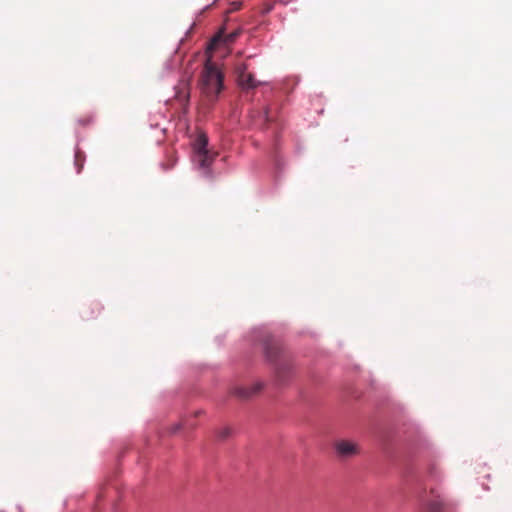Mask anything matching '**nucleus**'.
Instances as JSON below:
<instances>
[{
    "mask_svg": "<svg viewBox=\"0 0 512 512\" xmlns=\"http://www.w3.org/2000/svg\"><path fill=\"white\" fill-rule=\"evenodd\" d=\"M224 75L217 63L209 57L206 59L199 80L202 96L209 102H215L224 88Z\"/></svg>",
    "mask_w": 512,
    "mask_h": 512,
    "instance_id": "obj_1",
    "label": "nucleus"
},
{
    "mask_svg": "<svg viewBox=\"0 0 512 512\" xmlns=\"http://www.w3.org/2000/svg\"><path fill=\"white\" fill-rule=\"evenodd\" d=\"M194 150L196 153V161L200 168L207 170L213 162L214 155L207 149L208 137L205 133L200 132L194 141Z\"/></svg>",
    "mask_w": 512,
    "mask_h": 512,
    "instance_id": "obj_2",
    "label": "nucleus"
},
{
    "mask_svg": "<svg viewBox=\"0 0 512 512\" xmlns=\"http://www.w3.org/2000/svg\"><path fill=\"white\" fill-rule=\"evenodd\" d=\"M334 449L338 457L348 459L360 453V447L356 442L350 440H337L334 443Z\"/></svg>",
    "mask_w": 512,
    "mask_h": 512,
    "instance_id": "obj_3",
    "label": "nucleus"
},
{
    "mask_svg": "<svg viewBox=\"0 0 512 512\" xmlns=\"http://www.w3.org/2000/svg\"><path fill=\"white\" fill-rule=\"evenodd\" d=\"M248 67L245 63H239L235 67L237 74L238 84L243 89H253L259 85V82L255 80L254 75L247 71Z\"/></svg>",
    "mask_w": 512,
    "mask_h": 512,
    "instance_id": "obj_4",
    "label": "nucleus"
},
{
    "mask_svg": "<svg viewBox=\"0 0 512 512\" xmlns=\"http://www.w3.org/2000/svg\"><path fill=\"white\" fill-rule=\"evenodd\" d=\"M263 386L262 382H255L251 386L236 385L230 389V395L240 400H248L258 394L262 390Z\"/></svg>",
    "mask_w": 512,
    "mask_h": 512,
    "instance_id": "obj_5",
    "label": "nucleus"
},
{
    "mask_svg": "<svg viewBox=\"0 0 512 512\" xmlns=\"http://www.w3.org/2000/svg\"><path fill=\"white\" fill-rule=\"evenodd\" d=\"M292 375V364L286 359L279 360L275 367V378L277 383L281 385L285 384Z\"/></svg>",
    "mask_w": 512,
    "mask_h": 512,
    "instance_id": "obj_6",
    "label": "nucleus"
},
{
    "mask_svg": "<svg viewBox=\"0 0 512 512\" xmlns=\"http://www.w3.org/2000/svg\"><path fill=\"white\" fill-rule=\"evenodd\" d=\"M177 100L183 104H186L190 98V86L188 80H182L176 87Z\"/></svg>",
    "mask_w": 512,
    "mask_h": 512,
    "instance_id": "obj_7",
    "label": "nucleus"
},
{
    "mask_svg": "<svg viewBox=\"0 0 512 512\" xmlns=\"http://www.w3.org/2000/svg\"><path fill=\"white\" fill-rule=\"evenodd\" d=\"M85 162V155L82 151L77 150L74 156V164L77 168V173H80Z\"/></svg>",
    "mask_w": 512,
    "mask_h": 512,
    "instance_id": "obj_8",
    "label": "nucleus"
},
{
    "mask_svg": "<svg viewBox=\"0 0 512 512\" xmlns=\"http://www.w3.org/2000/svg\"><path fill=\"white\" fill-rule=\"evenodd\" d=\"M265 352L270 360H274L278 357L279 348L274 344H267L265 347Z\"/></svg>",
    "mask_w": 512,
    "mask_h": 512,
    "instance_id": "obj_9",
    "label": "nucleus"
},
{
    "mask_svg": "<svg viewBox=\"0 0 512 512\" xmlns=\"http://www.w3.org/2000/svg\"><path fill=\"white\" fill-rule=\"evenodd\" d=\"M443 505L444 503L442 500H434L429 503L428 509L430 512H442Z\"/></svg>",
    "mask_w": 512,
    "mask_h": 512,
    "instance_id": "obj_10",
    "label": "nucleus"
},
{
    "mask_svg": "<svg viewBox=\"0 0 512 512\" xmlns=\"http://www.w3.org/2000/svg\"><path fill=\"white\" fill-rule=\"evenodd\" d=\"M230 435H231V428H229V427H223L217 433L218 438L221 440L228 438Z\"/></svg>",
    "mask_w": 512,
    "mask_h": 512,
    "instance_id": "obj_11",
    "label": "nucleus"
},
{
    "mask_svg": "<svg viewBox=\"0 0 512 512\" xmlns=\"http://www.w3.org/2000/svg\"><path fill=\"white\" fill-rule=\"evenodd\" d=\"M273 9V4H265L263 10H262V13L263 14H267L269 13L271 10Z\"/></svg>",
    "mask_w": 512,
    "mask_h": 512,
    "instance_id": "obj_12",
    "label": "nucleus"
},
{
    "mask_svg": "<svg viewBox=\"0 0 512 512\" xmlns=\"http://www.w3.org/2000/svg\"><path fill=\"white\" fill-rule=\"evenodd\" d=\"M183 424L182 423H178V424H175L173 427H172V430H171V433H176L178 430H180L182 428Z\"/></svg>",
    "mask_w": 512,
    "mask_h": 512,
    "instance_id": "obj_13",
    "label": "nucleus"
},
{
    "mask_svg": "<svg viewBox=\"0 0 512 512\" xmlns=\"http://www.w3.org/2000/svg\"><path fill=\"white\" fill-rule=\"evenodd\" d=\"M237 35H238V33H237V32H236V33L231 34V35H230V39H231V40H233Z\"/></svg>",
    "mask_w": 512,
    "mask_h": 512,
    "instance_id": "obj_14",
    "label": "nucleus"
}]
</instances>
